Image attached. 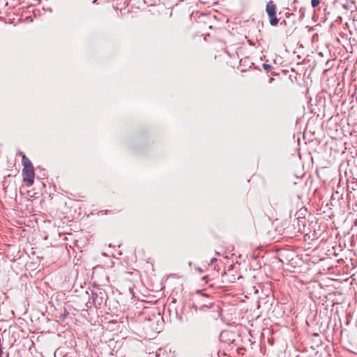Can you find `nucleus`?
<instances>
[{
    "label": "nucleus",
    "instance_id": "obj_16",
    "mask_svg": "<svg viewBox=\"0 0 357 357\" xmlns=\"http://www.w3.org/2000/svg\"><path fill=\"white\" fill-rule=\"evenodd\" d=\"M217 261V259H216L215 258H213V259H211V263H213V262H214V261Z\"/></svg>",
    "mask_w": 357,
    "mask_h": 357
},
{
    "label": "nucleus",
    "instance_id": "obj_17",
    "mask_svg": "<svg viewBox=\"0 0 357 357\" xmlns=\"http://www.w3.org/2000/svg\"><path fill=\"white\" fill-rule=\"evenodd\" d=\"M206 278H207V277H206V276H204V277H203V278H202V279H203V280H206Z\"/></svg>",
    "mask_w": 357,
    "mask_h": 357
},
{
    "label": "nucleus",
    "instance_id": "obj_3",
    "mask_svg": "<svg viewBox=\"0 0 357 357\" xmlns=\"http://www.w3.org/2000/svg\"><path fill=\"white\" fill-rule=\"evenodd\" d=\"M23 181L27 187L33 184L34 182V169H22Z\"/></svg>",
    "mask_w": 357,
    "mask_h": 357
},
{
    "label": "nucleus",
    "instance_id": "obj_14",
    "mask_svg": "<svg viewBox=\"0 0 357 357\" xmlns=\"http://www.w3.org/2000/svg\"><path fill=\"white\" fill-rule=\"evenodd\" d=\"M234 280H235V278L234 277V275L232 276V278L228 280V281L229 282H234Z\"/></svg>",
    "mask_w": 357,
    "mask_h": 357
},
{
    "label": "nucleus",
    "instance_id": "obj_9",
    "mask_svg": "<svg viewBox=\"0 0 357 357\" xmlns=\"http://www.w3.org/2000/svg\"><path fill=\"white\" fill-rule=\"evenodd\" d=\"M262 67L266 72H269L273 68V66L268 63H263Z\"/></svg>",
    "mask_w": 357,
    "mask_h": 357
},
{
    "label": "nucleus",
    "instance_id": "obj_1",
    "mask_svg": "<svg viewBox=\"0 0 357 357\" xmlns=\"http://www.w3.org/2000/svg\"><path fill=\"white\" fill-rule=\"evenodd\" d=\"M91 298L93 305L96 308L100 307L102 305L106 304L108 298L106 291L101 288H95L91 291Z\"/></svg>",
    "mask_w": 357,
    "mask_h": 357
},
{
    "label": "nucleus",
    "instance_id": "obj_5",
    "mask_svg": "<svg viewBox=\"0 0 357 357\" xmlns=\"http://www.w3.org/2000/svg\"><path fill=\"white\" fill-rule=\"evenodd\" d=\"M297 229L300 232L304 231L306 225V219L304 217H298L296 218Z\"/></svg>",
    "mask_w": 357,
    "mask_h": 357
},
{
    "label": "nucleus",
    "instance_id": "obj_12",
    "mask_svg": "<svg viewBox=\"0 0 357 357\" xmlns=\"http://www.w3.org/2000/svg\"><path fill=\"white\" fill-rule=\"evenodd\" d=\"M331 61L328 60L326 63V66L328 67V68L325 69L324 71H327L331 66H330Z\"/></svg>",
    "mask_w": 357,
    "mask_h": 357
},
{
    "label": "nucleus",
    "instance_id": "obj_10",
    "mask_svg": "<svg viewBox=\"0 0 357 357\" xmlns=\"http://www.w3.org/2000/svg\"><path fill=\"white\" fill-rule=\"evenodd\" d=\"M321 0H312L311 1V6L312 8H317L319 3Z\"/></svg>",
    "mask_w": 357,
    "mask_h": 357
},
{
    "label": "nucleus",
    "instance_id": "obj_13",
    "mask_svg": "<svg viewBox=\"0 0 357 357\" xmlns=\"http://www.w3.org/2000/svg\"><path fill=\"white\" fill-rule=\"evenodd\" d=\"M231 269H232V268H231V266L229 267V268L227 271H224L223 274L227 275V273H228L229 271H230Z\"/></svg>",
    "mask_w": 357,
    "mask_h": 357
},
{
    "label": "nucleus",
    "instance_id": "obj_4",
    "mask_svg": "<svg viewBox=\"0 0 357 357\" xmlns=\"http://www.w3.org/2000/svg\"><path fill=\"white\" fill-rule=\"evenodd\" d=\"M266 12L267 14H273L277 12L276 4L273 1H269L266 6Z\"/></svg>",
    "mask_w": 357,
    "mask_h": 357
},
{
    "label": "nucleus",
    "instance_id": "obj_2",
    "mask_svg": "<svg viewBox=\"0 0 357 357\" xmlns=\"http://www.w3.org/2000/svg\"><path fill=\"white\" fill-rule=\"evenodd\" d=\"M219 337L222 342L236 345V339L239 337V335L234 331L226 330L220 333Z\"/></svg>",
    "mask_w": 357,
    "mask_h": 357
},
{
    "label": "nucleus",
    "instance_id": "obj_7",
    "mask_svg": "<svg viewBox=\"0 0 357 357\" xmlns=\"http://www.w3.org/2000/svg\"><path fill=\"white\" fill-rule=\"evenodd\" d=\"M267 15H268V17L269 19V22H270L271 25L274 26H277L278 24V19L277 18L276 13L267 14Z\"/></svg>",
    "mask_w": 357,
    "mask_h": 357
},
{
    "label": "nucleus",
    "instance_id": "obj_8",
    "mask_svg": "<svg viewBox=\"0 0 357 357\" xmlns=\"http://www.w3.org/2000/svg\"><path fill=\"white\" fill-rule=\"evenodd\" d=\"M214 306L213 302H204V303H199V309L202 311H205L206 310L210 309Z\"/></svg>",
    "mask_w": 357,
    "mask_h": 357
},
{
    "label": "nucleus",
    "instance_id": "obj_18",
    "mask_svg": "<svg viewBox=\"0 0 357 357\" xmlns=\"http://www.w3.org/2000/svg\"><path fill=\"white\" fill-rule=\"evenodd\" d=\"M98 0H93V3H95Z\"/></svg>",
    "mask_w": 357,
    "mask_h": 357
},
{
    "label": "nucleus",
    "instance_id": "obj_11",
    "mask_svg": "<svg viewBox=\"0 0 357 357\" xmlns=\"http://www.w3.org/2000/svg\"><path fill=\"white\" fill-rule=\"evenodd\" d=\"M197 293L198 294H200V296H201V298H200L201 301H203L204 299L208 298V296L204 294H202L201 291H197Z\"/></svg>",
    "mask_w": 357,
    "mask_h": 357
},
{
    "label": "nucleus",
    "instance_id": "obj_15",
    "mask_svg": "<svg viewBox=\"0 0 357 357\" xmlns=\"http://www.w3.org/2000/svg\"><path fill=\"white\" fill-rule=\"evenodd\" d=\"M66 314L61 315V320H63L66 318Z\"/></svg>",
    "mask_w": 357,
    "mask_h": 357
},
{
    "label": "nucleus",
    "instance_id": "obj_6",
    "mask_svg": "<svg viewBox=\"0 0 357 357\" xmlns=\"http://www.w3.org/2000/svg\"><path fill=\"white\" fill-rule=\"evenodd\" d=\"M22 157V165H23V169H31L33 168V165L31 162V160L22 153H20Z\"/></svg>",
    "mask_w": 357,
    "mask_h": 357
}]
</instances>
